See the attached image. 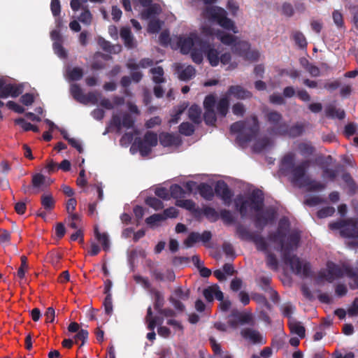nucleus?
Instances as JSON below:
<instances>
[{"instance_id":"obj_39","label":"nucleus","mask_w":358,"mask_h":358,"mask_svg":"<svg viewBox=\"0 0 358 358\" xmlns=\"http://www.w3.org/2000/svg\"><path fill=\"white\" fill-rule=\"evenodd\" d=\"M203 120L206 124L208 126H214L217 122L215 110L205 109Z\"/></svg>"},{"instance_id":"obj_20","label":"nucleus","mask_w":358,"mask_h":358,"mask_svg":"<svg viewBox=\"0 0 358 358\" xmlns=\"http://www.w3.org/2000/svg\"><path fill=\"white\" fill-rule=\"evenodd\" d=\"M228 93L238 99L250 98L252 94L240 85H232L228 90Z\"/></svg>"},{"instance_id":"obj_60","label":"nucleus","mask_w":358,"mask_h":358,"mask_svg":"<svg viewBox=\"0 0 358 358\" xmlns=\"http://www.w3.org/2000/svg\"><path fill=\"white\" fill-rule=\"evenodd\" d=\"M88 335H89V333L87 330L80 329L77 333V334L75 335V336H74L75 343H78V341H81L82 343H81L80 347L84 345V344L85 343V341L88 338Z\"/></svg>"},{"instance_id":"obj_47","label":"nucleus","mask_w":358,"mask_h":358,"mask_svg":"<svg viewBox=\"0 0 358 358\" xmlns=\"http://www.w3.org/2000/svg\"><path fill=\"white\" fill-rule=\"evenodd\" d=\"M236 317L238 318L241 324H250L254 325V320L251 314L249 313H237Z\"/></svg>"},{"instance_id":"obj_24","label":"nucleus","mask_w":358,"mask_h":358,"mask_svg":"<svg viewBox=\"0 0 358 358\" xmlns=\"http://www.w3.org/2000/svg\"><path fill=\"white\" fill-rule=\"evenodd\" d=\"M201 109L196 105L193 104L188 110V117L194 124H199L201 122Z\"/></svg>"},{"instance_id":"obj_9","label":"nucleus","mask_w":358,"mask_h":358,"mask_svg":"<svg viewBox=\"0 0 358 358\" xmlns=\"http://www.w3.org/2000/svg\"><path fill=\"white\" fill-rule=\"evenodd\" d=\"M206 40V39L202 38L195 33H190V34L187 37H179L178 45L182 54H188L196 47L199 46V48L200 49H202V48H203L204 41Z\"/></svg>"},{"instance_id":"obj_51","label":"nucleus","mask_w":358,"mask_h":358,"mask_svg":"<svg viewBox=\"0 0 358 358\" xmlns=\"http://www.w3.org/2000/svg\"><path fill=\"white\" fill-rule=\"evenodd\" d=\"M66 221L71 228L73 229H78V222L81 221V219L78 214H71L69 215L66 219Z\"/></svg>"},{"instance_id":"obj_6","label":"nucleus","mask_w":358,"mask_h":358,"mask_svg":"<svg viewBox=\"0 0 358 358\" xmlns=\"http://www.w3.org/2000/svg\"><path fill=\"white\" fill-rule=\"evenodd\" d=\"M329 227L331 230H340L342 237L358 238V217H350L330 222Z\"/></svg>"},{"instance_id":"obj_58","label":"nucleus","mask_w":358,"mask_h":358,"mask_svg":"<svg viewBox=\"0 0 358 358\" xmlns=\"http://www.w3.org/2000/svg\"><path fill=\"white\" fill-rule=\"evenodd\" d=\"M45 178L41 173L34 174L32 176L31 184L33 188H40L45 182Z\"/></svg>"},{"instance_id":"obj_64","label":"nucleus","mask_w":358,"mask_h":358,"mask_svg":"<svg viewBox=\"0 0 358 358\" xmlns=\"http://www.w3.org/2000/svg\"><path fill=\"white\" fill-rule=\"evenodd\" d=\"M53 49L55 52L61 58H65L67 54L62 45V42H54Z\"/></svg>"},{"instance_id":"obj_57","label":"nucleus","mask_w":358,"mask_h":358,"mask_svg":"<svg viewBox=\"0 0 358 358\" xmlns=\"http://www.w3.org/2000/svg\"><path fill=\"white\" fill-rule=\"evenodd\" d=\"M322 178L334 181L338 175L337 171L328 167H322Z\"/></svg>"},{"instance_id":"obj_50","label":"nucleus","mask_w":358,"mask_h":358,"mask_svg":"<svg viewBox=\"0 0 358 358\" xmlns=\"http://www.w3.org/2000/svg\"><path fill=\"white\" fill-rule=\"evenodd\" d=\"M220 217L224 223L227 224H231L235 221L231 211L227 209H222L220 210Z\"/></svg>"},{"instance_id":"obj_10","label":"nucleus","mask_w":358,"mask_h":358,"mask_svg":"<svg viewBox=\"0 0 358 358\" xmlns=\"http://www.w3.org/2000/svg\"><path fill=\"white\" fill-rule=\"evenodd\" d=\"M157 134L150 131L144 134L143 138H136L134 141L143 157L148 156L151 152L152 148L157 145Z\"/></svg>"},{"instance_id":"obj_30","label":"nucleus","mask_w":358,"mask_h":358,"mask_svg":"<svg viewBox=\"0 0 358 358\" xmlns=\"http://www.w3.org/2000/svg\"><path fill=\"white\" fill-rule=\"evenodd\" d=\"M152 293L154 295V308L157 312H159L163 308L164 304V298L163 294L157 289L152 290Z\"/></svg>"},{"instance_id":"obj_36","label":"nucleus","mask_w":358,"mask_h":358,"mask_svg":"<svg viewBox=\"0 0 358 358\" xmlns=\"http://www.w3.org/2000/svg\"><path fill=\"white\" fill-rule=\"evenodd\" d=\"M55 201L51 194L41 196V205L47 211H50L55 208Z\"/></svg>"},{"instance_id":"obj_7","label":"nucleus","mask_w":358,"mask_h":358,"mask_svg":"<svg viewBox=\"0 0 358 358\" xmlns=\"http://www.w3.org/2000/svg\"><path fill=\"white\" fill-rule=\"evenodd\" d=\"M236 233L238 238L242 241H247L254 243L258 251L267 253L268 252V245L265 238L257 232H251L250 230L241 224H238L236 227Z\"/></svg>"},{"instance_id":"obj_63","label":"nucleus","mask_w":358,"mask_h":358,"mask_svg":"<svg viewBox=\"0 0 358 358\" xmlns=\"http://www.w3.org/2000/svg\"><path fill=\"white\" fill-rule=\"evenodd\" d=\"M162 217H164V220L167 218H175L178 215V210L174 207H169L165 209L163 211V213H161Z\"/></svg>"},{"instance_id":"obj_41","label":"nucleus","mask_w":358,"mask_h":358,"mask_svg":"<svg viewBox=\"0 0 358 358\" xmlns=\"http://www.w3.org/2000/svg\"><path fill=\"white\" fill-rule=\"evenodd\" d=\"M299 150L302 156L309 157L313 155L315 149L312 145L309 143H301L299 145Z\"/></svg>"},{"instance_id":"obj_56","label":"nucleus","mask_w":358,"mask_h":358,"mask_svg":"<svg viewBox=\"0 0 358 358\" xmlns=\"http://www.w3.org/2000/svg\"><path fill=\"white\" fill-rule=\"evenodd\" d=\"M161 22L157 19L151 20L148 26V31L151 34L158 33L161 29Z\"/></svg>"},{"instance_id":"obj_19","label":"nucleus","mask_w":358,"mask_h":358,"mask_svg":"<svg viewBox=\"0 0 358 358\" xmlns=\"http://www.w3.org/2000/svg\"><path fill=\"white\" fill-rule=\"evenodd\" d=\"M285 130V131L283 133L282 136L296 138L300 136L303 133L305 130V125L301 122H296L295 124L289 126L287 123Z\"/></svg>"},{"instance_id":"obj_59","label":"nucleus","mask_w":358,"mask_h":358,"mask_svg":"<svg viewBox=\"0 0 358 358\" xmlns=\"http://www.w3.org/2000/svg\"><path fill=\"white\" fill-rule=\"evenodd\" d=\"M103 305L104 306L106 314L110 315L113 313V301L111 294H108V296H106Z\"/></svg>"},{"instance_id":"obj_3","label":"nucleus","mask_w":358,"mask_h":358,"mask_svg":"<svg viewBox=\"0 0 358 358\" xmlns=\"http://www.w3.org/2000/svg\"><path fill=\"white\" fill-rule=\"evenodd\" d=\"M295 155L292 152L286 154L281 159L280 171L285 176H289L291 182L299 185L303 182L308 176L306 173L310 166L309 159L302 160L295 165Z\"/></svg>"},{"instance_id":"obj_37","label":"nucleus","mask_w":358,"mask_h":358,"mask_svg":"<svg viewBox=\"0 0 358 358\" xmlns=\"http://www.w3.org/2000/svg\"><path fill=\"white\" fill-rule=\"evenodd\" d=\"M94 234L96 239L101 242L103 250L107 251L110 248L108 235L105 233L101 234L97 227L94 229Z\"/></svg>"},{"instance_id":"obj_49","label":"nucleus","mask_w":358,"mask_h":358,"mask_svg":"<svg viewBox=\"0 0 358 358\" xmlns=\"http://www.w3.org/2000/svg\"><path fill=\"white\" fill-rule=\"evenodd\" d=\"M203 215L212 222H215L219 219V214L215 208L212 207H206L203 210Z\"/></svg>"},{"instance_id":"obj_42","label":"nucleus","mask_w":358,"mask_h":358,"mask_svg":"<svg viewBox=\"0 0 358 358\" xmlns=\"http://www.w3.org/2000/svg\"><path fill=\"white\" fill-rule=\"evenodd\" d=\"M145 202L148 206L155 210H159L164 208L163 202L156 197L148 196L145 199Z\"/></svg>"},{"instance_id":"obj_11","label":"nucleus","mask_w":358,"mask_h":358,"mask_svg":"<svg viewBox=\"0 0 358 358\" xmlns=\"http://www.w3.org/2000/svg\"><path fill=\"white\" fill-rule=\"evenodd\" d=\"M231 50L234 54L245 60L257 61L259 57V52L256 50H250V45L246 41H237L231 47Z\"/></svg>"},{"instance_id":"obj_21","label":"nucleus","mask_w":358,"mask_h":358,"mask_svg":"<svg viewBox=\"0 0 358 358\" xmlns=\"http://www.w3.org/2000/svg\"><path fill=\"white\" fill-rule=\"evenodd\" d=\"M120 35L124 42V45L127 48L131 49L136 46L134 38L131 34L130 28L122 27L120 30Z\"/></svg>"},{"instance_id":"obj_54","label":"nucleus","mask_w":358,"mask_h":358,"mask_svg":"<svg viewBox=\"0 0 358 358\" xmlns=\"http://www.w3.org/2000/svg\"><path fill=\"white\" fill-rule=\"evenodd\" d=\"M83 11L79 16L78 20L82 23H84L85 24H90L92 22V15L87 6L83 7Z\"/></svg>"},{"instance_id":"obj_34","label":"nucleus","mask_w":358,"mask_h":358,"mask_svg":"<svg viewBox=\"0 0 358 358\" xmlns=\"http://www.w3.org/2000/svg\"><path fill=\"white\" fill-rule=\"evenodd\" d=\"M292 38L294 41L296 45L300 48L303 49L307 47L308 43L306 38L301 31H294L292 33Z\"/></svg>"},{"instance_id":"obj_14","label":"nucleus","mask_w":358,"mask_h":358,"mask_svg":"<svg viewBox=\"0 0 358 358\" xmlns=\"http://www.w3.org/2000/svg\"><path fill=\"white\" fill-rule=\"evenodd\" d=\"M241 336L254 344H265L266 343L258 330L245 328L241 331Z\"/></svg>"},{"instance_id":"obj_4","label":"nucleus","mask_w":358,"mask_h":358,"mask_svg":"<svg viewBox=\"0 0 358 358\" xmlns=\"http://www.w3.org/2000/svg\"><path fill=\"white\" fill-rule=\"evenodd\" d=\"M249 120L237 121L230 127L231 133L238 134L237 140L240 143H247L252 141L258 134L259 130V120L256 115L251 117Z\"/></svg>"},{"instance_id":"obj_28","label":"nucleus","mask_w":358,"mask_h":358,"mask_svg":"<svg viewBox=\"0 0 358 358\" xmlns=\"http://www.w3.org/2000/svg\"><path fill=\"white\" fill-rule=\"evenodd\" d=\"M289 327L292 333L298 335L301 338L305 337V327L302 326L299 322L296 321L289 322Z\"/></svg>"},{"instance_id":"obj_62","label":"nucleus","mask_w":358,"mask_h":358,"mask_svg":"<svg viewBox=\"0 0 358 358\" xmlns=\"http://www.w3.org/2000/svg\"><path fill=\"white\" fill-rule=\"evenodd\" d=\"M164 220V217H162L161 213L154 214L145 219V222L150 226H153L159 222Z\"/></svg>"},{"instance_id":"obj_31","label":"nucleus","mask_w":358,"mask_h":358,"mask_svg":"<svg viewBox=\"0 0 358 358\" xmlns=\"http://www.w3.org/2000/svg\"><path fill=\"white\" fill-rule=\"evenodd\" d=\"M196 73L195 69L189 65L182 69L180 73L178 78L180 80L187 81L192 79Z\"/></svg>"},{"instance_id":"obj_52","label":"nucleus","mask_w":358,"mask_h":358,"mask_svg":"<svg viewBox=\"0 0 358 358\" xmlns=\"http://www.w3.org/2000/svg\"><path fill=\"white\" fill-rule=\"evenodd\" d=\"M199 241H200L199 233L191 232L188 235L187 238L185 240L184 244L187 248H191L194 243Z\"/></svg>"},{"instance_id":"obj_16","label":"nucleus","mask_w":358,"mask_h":358,"mask_svg":"<svg viewBox=\"0 0 358 358\" xmlns=\"http://www.w3.org/2000/svg\"><path fill=\"white\" fill-rule=\"evenodd\" d=\"M23 92V86L16 84H6L3 92L0 94V99H6L8 96L17 97Z\"/></svg>"},{"instance_id":"obj_13","label":"nucleus","mask_w":358,"mask_h":358,"mask_svg":"<svg viewBox=\"0 0 358 358\" xmlns=\"http://www.w3.org/2000/svg\"><path fill=\"white\" fill-rule=\"evenodd\" d=\"M343 275V269L332 262H327V271L320 273V276L325 278L329 282H332L335 279Z\"/></svg>"},{"instance_id":"obj_15","label":"nucleus","mask_w":358,"mask_h":358,"mask_svg":"<svg viewBox=\"0 0 358 358\" xmlns=\"http://www.w3.org/2000/svg\"><path fill=\"white\" fill-rule=\"evenodd\" d=\"M159 140L164 147L178 146L181 144V139L178 136L168 132L160 133Z\"/></svg>"},{"instance_id":"obj_25","label":"nucleus","mask_w":358,"mask_h":358,"mask_svg":"<svg viewBox=\"0 0 358 358\" xmlns=\"http://www.w3.org/2000/svg\"><path fill=\"white\" fill-rule=\"evenodd\" d=\"M150 73L152 75V81L156 85H159L166 82L164 77V71L162 66H157L150 69Z\"/></svg>"},{"instance_id":"obj_18","label":"nucleus","mask_w":358,"mask_h":358,"mask_svg":"<svg viewBox=\"0 0 358 358\" xmlns=\"http://www.w3.org/2000/svg\"><path fill=\"white\" fill-rule=\"evenodd\" d=\"M220 51L215 49L208 41V47L205 48V55L212 66H217L220 63Z\"/></svg>"},{"instance_id":"obj_32","label":"nucleus","mask_w":358,"mask_h":358,"mask_svg":"<svg viewBox=\"0 0 358 358\" xmlns=\"http://www.w3.org/2000/svg\"><path fill=\"white\" fill-rule=\"evenodd\" d=\"M70 92L75 100L82 103L85 94L79 85L72 84L70 87Z\"/></svg>"},{"instance_id":"obj_45","label":"nucleus","mask_w":358,"mask_h":358,"mask_svg":"<svg viewBox=\"0 0 358 358\" xmlns=\"http://www.w3.org/2000/svg\"><path fill=\"white\" fill-rule=\"evenodd\" d=\"M266 265L268 268L276 271L278 268V261L275 255V254L268 252L266 253Z\"/></svg>"},{"instance_id":"obj_40","label":"nucleus","mask_w":358,"mask_h":358,"mask_svg":"<svg viewBox=\"0 0 358 358\" xmlns=\"http://www.w3.org/2000/svg\"><path fill=\"white\" fill-rule=\"evenodd\" d=\"M194 131V125L189 122H183L179 126V132L186 136H192Z\"/></svg>"},{"instance_id":"obj_2","label":"nucleus","mask_w":358,"mask_h":358,"mask_svg":"<svg viewBox=\"0 0 358 358\" xmlns=\"http://www.w3.org/2000/svg\"><path fill=\"white\" fill-rule=\"evenodd\" d=\"M287 233L284 230L280 231V234L275 238L273 233L269 234L268 238L271 241L278 243L280 250L282 252V258L285 264L290 266L294 273L303 278H308L310 275L311 268L309 263L302 264L300 259L294 255H292V250L298 247L301 239V234L299 231H292L287 237V241H285Z\"/></svg>"},{"instance_id":"obj_1","label":"nucleus","mask_w":358,"mask_h":358,"mask_svg":"<svg viewBox=\"0 0 358 358\" xmlns=\"http://www.w3.org/2000/svg\"><path fill=\"white\" fill-rule=\"evenodd\" d=\"M234 204L242 218L247 217L248 207L257 213L253 222L255 227L258 229L263 230L267 224L275 220L276 212L273 208H267L263 210L264 196L260 189L253 190L248 199H245L241 194L238 195Z\"/></svg>"},{"instance_id":"obj_23","label":"nucleus","mask_w":358,"mask_h":358,"mask_svg":"<svg viewBox=\"0 0 358 358\" xmlns=\"http://www.w3.org/2000/svg\"><path fill=\"white\" fill-rule=\"evenodd\" d=\"M200 195L206 200L211 201L215 194V189L208 183L202 182L198 187Z\"/></svg>"},{"instance_id":"obj_55","label":"nucleus","mask_w":358,"mask_h":358,"mask_svg":"<svg viewBox=\"0 0 358 358\" xmlns=\"http://www.w3.org/2000/svg\"><path fill=\"white\" fill-rule=\"evenodd\" d=\"M335 213V208L332 206H326L317 213V215L319 218H325L327 217L332 216Z\"/></svg>"},{"instance_id":"obj_29","label":"nucleus","mask_w":358,"mask_h":358,"mask_svg":"<svg viewBox=\"0 0 358 358\" xmlns=\"http://www.w3.org/2000/svg\"><path fill=\"white\" fill-rule=\"evenodd\" d=\"M229 101L227 97L221 98L217 104V110L220 115L225 117L228 113Z\"/></svg>"},{"instance_id":"obj_44","label":"nucleus","mask_w":358,"mask_h":358,"mask_svg":"<svg viewBox=\"0 0 358 358\" xmlns=\"http://www.w3.org/2000/svg\"><path fill=\"white\" fill-rule=\"evenodd\" d=\"M69 80L76 81L80 80L83 76V71L80 67H74L69 69L67 72Z\"/></svg>"},{"instance_id":"obj_53","label":"nucleus","mask_w":358,"mask_h":358,"mask_svg":"<svg viewBox=\"0 0 358 358\" xmlns=\"http://www.w3.org/2000/svg\"><path fill=\"white\" fill-rule=\"evenodd\" d=\"M176 205L188 210H193L195 207V203L191 199H178Z\"/></svg>"},{"instance_id":"obj_5","label":"nucleus","mask_w":358,"mask_h":358,"mask_svg":"<svg viewBox=\"0 0 358 358\" xmlns=\"http://www.w3.org/2000/svg\"><path fill=\"white\" fill-rule=\"evenodd\" d=\"M204 15L213 22H216L224 29L232 31L237 34L238 30L234 22L227 17V12L224 9L218 6H208L203 12Z\"/></svg>"},{"instance_id":"obj_43","label":"nucleus","mask_w":358,"mask_h":358,"mask_svg":"<svg viewBox=\"0 0 358 358\" xmlns=\"http://www.w3.org/2000/svg\"><path fill=\"white\" fill-rule=\"evenodd\" d=\"M290 228V222L287 217H282L278 222V227L276 231L273 233V237L275 238L276 236L280 234V231L284 230L285 232H288Z\"/></svg>"},{"instance_id":"obj_48","label":"nucleus","mask_w":358,"mask_h":358,"mask_svg":"<svg viewBox=\"0 0 358 358\" xmlns=\"http://www.w3.org/2000/svg\"><path fill=\"white\" fill-rule=\"evenodd\" d=\"M280 310L284 317L291 318L295 310V307L290 302H287L280 306Z\"/></svg>"},{"instance_id":"obj_22","label":"nucleus","mask_w":358,"mask_h":358,"mask_svg":"<svg viewBox=\"0 0 358 358\" xmlns=\"http://www.w3.org/2000/svg\"><path fill=\"white\" fill-rule=\"evenodd\" d=\"M300 187H307L308 190L313 192L323 190L326 186L324 184L320 182L307 177L304 179L303 182L301 184Z\"/></svg>"},{"instance_id":"obj_12","label":"nucleus","mask_w":358,"mask_h":358,"mask_svg":"<svg viewBox=\"0 0 358 358\" xmlns=\"http://www.w3.org/2000/svg\"><path fill=\"white\" fill-rule=\"evenodd\" d=\"M215 194L224 201L225 205L231 204L234 193L224 180H218L215 183Z\"/></svg>"},{"instance_id":"obj_46","label":"nucleus","mask_w":358,"mask_h":358,"mask_svg":"<svg viewBox=\"0 0 358 358\" xmlns=\"http://www.w3.org/2000/svg\"><path fill=\"white\" fill-rule=\"evenodd\" d=\"M100 96L101 94L99 93L90 92L87 94H85L82 103L87 104L91 103L92 104H97Z\"/></svg>"},{"instance_id":"obj_38","label":"nucleus","mask_w":358,"mask_h":358,"mask_svg":"<svg viewBox=\"0 0 358 358\" xmlns=\"http://www.w3.org/2000/svg\"><path fill=\"white\" fill-rule=\"evenodd\" d=\"M169 196L176 199H181L185 196V191L178 184H173L170 187Z\"/></svg>"},{"instance_id":"obj_26","label":"nucleus","mask_w":358,"mask_h":358,"mask_svg":"<svg viewBox=\"0 0 358 358\" xmlns=\"http://www.w3.org/2000/svg\"><path fill=\"white\" fill-rule=\"evenodd\" d=\"M208 47V41H204V47L202 49L199 48V47H196L194 50L190 51L191 57L194 62L197 64H199L203 61V55H205V48Z\"/></svg>"},{"instance_id":"obj_17","label":"nucleus","mask_w":358,"mask_h":358,"mask_svg":"<svg viewBox=\"0 0 358 358\" xmlns=\"http://www.w3.org/2000/svg\"><path fill=\"white\" fill-rule=\"evenodd\" d=\"M152 308L149 306L147 309V314L145 317V322L147 324V328L150 331V332L147 334L146 338L150 341H153L155 340L156 334L155 332V329L157 326V320L155 318H152Z\"/></svg>"},{"instance_id":"obj_8","label":"nucleus","mask_w":358,"mask_h":358,"mask_svg":"<svg viewBox=\"0 0 358 358\" xmlns=\"http://www.w3.org/2000/svg\"><path fill=\"white\" fill-rule=\"evenodd\" d=\"M264 119L269 124L268 132L274 136H282L285 131L287 122L282 115L277 110H268L264 113Z\"/></svg>"},{"instance_id":"obj_35","label":"nucleus","mask_w":358,"mask_h":358,"mask_svg":"<svg viewBox=\"0 0 358 358\" xmlns=\"http://www.w3.org/2000/svg\"><path fill=\"white\" fill-rule=\"evenodd\" d=\"M217 36L220 41L224 45L233 46L237 42V37L231 34L220 32Z\"/></svg>"},{"instance_id":"obj_27","label":"nucleus","mask_w":358,"mask_h":358,"mask_svg":"<svg viewBox=\"0 0 358 358\" xmlns=\"http://www.w3.org/2000/svg\"><path fill=\"white\" fill-rule=\"evenodd\" d=\"M326 115L331 118H338V120H343L345 117V113L344 110L336 108L334 106H329L326 108Z\"/></svg>"},{"instance_id":"obj_61","label":"nucleus","mask_w":358,"mask_h":358,"mask_svg":"<svg viewBox=\"0 0 358 358\" xmlns=\"http://www.w3.org/2000/svg\"><path fill=\"white\" fill-rule=\"evenodd\" d=\"M215 97L212 95L209 94L207 95L203 101V108L204 109H210L214 110L215 105Z\"/></svg>"},{"instance_id":"obj_33","label":"nucleus","mask_w":358,"mask_h":358,"mask_svg":"<svg viewBox=\"0 0 358 358\" xmlns=\"http://www.w3.org/2000/svg\"><path fill=\"white\" fill-rule=\"evenodd\" d=\"M256 282L262 290L265 292L271 290L270 287V284L271 282V277L270 275H261L256 279Z\"/></svg>"}]
</instances>
